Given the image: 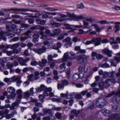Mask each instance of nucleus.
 <instances>
[{"mask_svg":"<svg viewBox=\"0 0 120 120\" xmlns=\"http://www.w3.org/2000/svg\"><path fill=\"white\" fill-rule=\"evenodd\" d=\"M101 41V38L99 37L94 38L92 39V41L93 43H94L95 45L96 46L100 45Z\"/></svg>","mask_w":120,"mask_h":120,"instance_id":"obj_10","label":"nucleus"},{"mask_svg":"<svg viewBox=\"0 0 120 120\" xmlns=\"http://www.w3.org/2000/svg\"><path fill=\"white\" fill-rule=\"evenodd\" d=\"M102 52L107 55L109 57L112 56V51L109 50L108 48H105L102 50Z\"/></svg>","mask_w":120,"mask_h":120,"instance_id":"obj_9","label":"nucleus"},{"mask_svg":"<svg viewBox=\"0 0 120 120\" xmlns=\"http://www.w3.org/2000/svg\"><path fill=\"white\" fill-rule=\"evenodd\" d=\"M7 91L11 93L13 96H15L16 94L15 92V90L13 87H8L7 88Z\"/></svg>","mask_w":120,"mask_h":120,"instance_id":"obj_16","label":"nucleus"},{"mask_svg":"<svg viewBox=\"0 0 120 120\" xmlns=\"http://www.w3.org/2000/svg\"><path fill=\"white\" fill-rule=\"evenodd\" d=\"M30 60V59L29 57H27L24 59L22 58L19 57L18 60L20 65L27 66V65L26 63L29 61Z\"/></svg>","mask_w":120,"mask_h":120,"instance_id":"obj_4","label":"nucleus"},{"mask_svg":"<svg viewBox=\"0 0 120 120\" xmlns=\"http://www.w3.org/2000/svg\"><path fill=\"white\" fill-rule=\"evenodd\" d=\"M53 56L51 55H48V62L49 63L52 62V60H53L52 58Z\"/></svg>","mask_w":120,"mask_h":120,"instance_id":"obj_36","label":"nucleus"},{"mask_svg":"<svg viewBox=\"0 0 120 120\" xmlns=\"http://www.w3.org/2000/svg\"><path fill=\"white\" fill-rule=\"evenodd\" d=\"M78 63L80 64L82 63H85L86 61V59L84 56H79L77 58Z\"/></svg>","mask_w":120,"mask_h":120,"instance_id":"obj_8","label":"nucleus"},{"mask_svg":"<svg viewBox=\"0 0 120 120\" xmlns=\"http://www.w3.org/2000/svg\"><path fill=\"white\" fill-rule=\"evenodd\" d=\"M76 98L78 99H80L82 98V97L81 94H77L76 93L75 95Z\"/></svg>","mask_w":120,"mask_h":120,"instance_id":"obj_54","label":"nucleus"},{"mask_svg":"<svg viewBox=\"0 0 120 120\" xmlns=\"http://www.w3.org/2000/svg\"><path fill=\"white\" fill-rule=\"evenodd\" d=\"M46 50V48L45 46H43L42 48L38 49L34 48L32 50L35 52L40 54L44 52H45Z\"/></svg>","mask_w":120,"mask_h":120,"instance_id":"obj_6","label":"nucleus"},{"mask_svg":"<svg viewBox=\"0 0 120 120\" xmlns=\"http://www.w3.org/2000/svg\"><path fill=\"white\" fill-rule=\"evenodd\" d=\"M80 112L79 111H77L75 110H73L71 112L72 114L75 116H77L79 113Z\"/></svg>","mask_w":120,"mask_h":120,"instance_id":"obj_30","label":"nucleus"},{"mask_svg":"<svg viewBox=\"0 0 120 120\" xmlns=\"http://www.w3.org/2000/svg\"><path fill=\"white\" fill-rule=\"evenodd\" d=\"M60 30L59 29H54L53 30V32L54 33L51 34L50 35L51 36H54V35H58L60 33Z\"/></svg>","mask_w":120,"mask_h":120,"instance_id":"obj_19","label":"nucleus"},{"mask_svg":"<svg viewBox=\"0 0 120 120\" xmlns=\"http://www.w3.org/2000/svg\"><path fill=\"white\" fill-rule=\"evenodd\" d=\"M30 29L32 30L35 29H39L40 30H44L46 29V28L44 26H36L31 27Z\"/></svg>","mask_w":120,"mask_h":120,"instance_id":"obj_13","label":"nucleus"},{"mask_svg":"<svg viewBox=\"0 0 120 120\" xmlns=\"http://www.w3.org/2000/svg\"><path fill=\"white\" fill-rule=\"evenodd\" d=\"M22 26L23 28H24L23 29H22V28H20V29L22 31L23 30H24L26 29V28L28 26V25L26 24H23L21 25Z\"/></svg>","mask_w":120,"mask_h":120,"instance_id":"obj_41","label":"nucleus"},{"mask_svg":"<svg viewBox=\"0 0 120 120\" xmlns=\"http://www.w3.org/2000/svg\"><path fill=\"white\" fill-rule=\"evenodd\" d=\"M88 107L90 109H92L93 108L94 106V102L90 101Z\"/></svg>","mask_w":120,"mask_h":120,"instance_id":"obj_38","label":"nucleus"},{"mask_svg":"<svg viewBox=\"0 0 120 120\" xmlns=\"http://www.w3.org/2000/svg\"><path fill=\"white\" fill-rule=\"evenodd\" d=\"M16 93L18 94V97L19 98H21L22 97V91L21 90L19 89L17 90Z\"/></svg>","mask_w":120,"mask_h":120,"instance_id":"obj_25","label":"nucleus"},{"mask_svg":"<svg viewBox=\"0 0 120 120\" xmlns=\"http://www.w3.org/2000/svg\"><path fill=\"white\" fill-rule=\"evenodd\" d=\"M52 26H55L56 27H57L59 26H60L61 25V24L60 23H56L55 22L52 24Z\"/></svg>","mask_w":120,"mask_h":120,"instance_id":"obj_43","label":"nucleus"},{"mask_svg":"<svg viewBox=\"0 0 120 120\" xmlns=\"http://www.w3.org/2000/svg\"><path fill=\"white\" fill-rule=\"evenodd\" d=\"M21 31H22L20 29H20H17V28L14 31V32L17 33L18 34H20V33L21 32Z\"/></svg>","mask_w":120,"mask_h":120,"instance_id":"obj_62","label":"nucleus"},{"mask_svg":"<svg viewBox=\"0 0 120 120\" xmlns=\"http://www.w3.org/2000/svg\"><path fill=\"white\" fill-rule=\"evenodd\" d=\"M111 119L116 120H120V115L117 113L111 115L110 117Z\"/></svg>","mask_w":120,"mask_h":120,"instance_id":"obj_15","label":"nucleus"},{"mask_svg":"<svg viewBox=\"0 0 120 120\" xmlns=\"http://www.w3.org/2000/svg\"><path fill=\"white\" fill-rule=\"evenodd\" d=\"M104 85V83L103 82H101L99 83V87L100 90H102L104 89L103 86Z\"/></svg>","mask_w":120,"mask_h":120,"instance_id":"obj_31","label":"nucleus"},{"mask_svg":"<svg viewBox=\"0 0 120 120\" xmlns=\"http://www.w3.org/2000/svg\"><path fill=\"white\" fill-rule=\"evenodd\" d=\"M96 58L97 59L100 60L102 58V56L101 55L97 54L96 55Z\"/></svg>","mask_w":120,"mask_h":120,"instance_id":"obj_61","label":"nucleus"},{"mask_svg":"<svg viewBox=\"0 0 120 120\" xmlns=\"http://www.w3.org/2000/svg\"><path fill=\"white\" fill-rule=\"evenodd\" d=\"M71 60V58L69 56L67 53V52L64 53V57L62 59L63 61H66L68 62Z\"/></svg>","mask_w":120,"mask_h":120,"instance_id":"obj_14","label":"nucleus"},{"mask_svg":"<svg viewBox=\"0 0 120 120\" xmlns=\"http://www.w3.org/2000/svg\"><path fill=\"white\" fill-rule=\"evenodd\" d=\"M47 62V61L45 59H42L41 60V62H39L38 64L40 67L44 66Z\"/></svg>","mask_w":120,"mask_h":120,"instance_id":"obj_17","label":"nucleus"},{"mask_svg":"<svg viewBox=\"0 0 120 120\" xmlns=\"http://www.w3.org/2000/svg\"><path fill=\"white\" fill-rule=\"evenodd\" d=\"M34 76V75L33 74H31L28 75V79L29 80L31 81V82L33 81L34 80V78H33Z\"/></svg>","mask_w":120,"mask_h":120,"instance_id":"obj_35","label":"nucleus"},{"mask_svg":"<svg viewBox=\"0 0 120 120\" xmlns=\"http://www.w3.org/2000/svg\"><path fill=\"white\" fill-rule=\"evenodd\" d=\"M28 20V22L30 24H33L34 22V19H30L26 18L25 19V20Z\"/></svg>","mask_w":120,"mask_h":120,"instance_id":"obj_39","label":"nucleus"},{"mask_svg":"<svg viewBox=\"0 0 120 120\" xmlns=\"http://www.w3.org/2000/svg\"><path fill=\"white\" fill-rule=\"evenodd\" d=\"M6 10L7 11H11V10H14V13H19L18 11H31L32 12L34 11L31 10H29L28 9H26V8H22L21 9H8L7 10ZM37 10H35L34 11L36 12L37 11Z\"/></svg>","mask_w":120,"mask_h":120,"instance_id":"obj_7","label":"nucleus"},{"mask_svg":"<svg viewBox=\"0 0 120 120\" xmlns=\"http://www.w3.org/2000/svg\"><path fill=\"white\" fill-rule=\"evenodd\" d=\"M35 105L36 106L39 107H41L42 106V104L40 102H36L35 103Z\"/></svg>","mask_w":120,"mask_h":120,"instance_id":"obj_60","label":"nucleus"},{"mask_svg":"<svg viewBox=\"0 0 120 120\" xmlns=\"http://www.w3.org/2000/svg\"><path fill=\"white\" fill-rule=\"evenodd\" d=\"M19 103L17 102H15L13 103L11 106L10 110H14L16 109V107H17Z\"/></svg>","mask_w":120,"mask_h":120,"instance_id":"obj_18","label":"nucleus"},{"mask_svg":"<svg viewBox=\"0 0 120 120\" xmlns=\"http://www.w3.org/2000/svg\"><path fill=\"white\" fill-rule=\"evenodd\" d=\"M87 21H83V25L77 26L73 25V26L75 28H82L83 29H89V27L88 26L89 24L87 22Z\"/></svg>","mask_w":120,"mask_h":120,"instance_id":"obj_5","label":"nucleus"},{"mask_svg":"<svg viewBox=\"0 0 120 120\" xmlns=\"http://www.w3.org/2000/svg\"><path fill=\"white\" fill-rule=\"evenodd\" d=\"M65 63H63L61 64L59 66V67L60 68V71L61 72L64 71L65 70L66 66Z\"/></svg>","mask_w":120,"mask_h":120,"instance_id":"obj_21","label":"nucleus"},{"mask_svg":"<svg viewBox=\"0 0 120 120\" xmlns=\"http://www.w3.org/2000/svg\"><path fill=\"white\" fill-rule=\"evenodd\" d=\"M46 28V29L45 31V33L46 34H50V35L51 34V32L50 30L48 29H47Z\"/></svg>","mask_w":120,"mask_h":120,"instance_id":"obj_56","label":"nucleus"},{"mask_svg":"<svg viewBox=\"0 0 120 120\" xmlns=\"http://www.w3.org/2000/svg\"><path fill=\"white\" fill-rule=\"evenodd\" d=\"M15 81H16L17 84V85L19 86L21 83L22 82L21 80V78L20 77H17L15 78Z\"/></svg>","mask_w":120,"mask_h":120,"instance_id":"obj_27","label":"nucleus"},{"mask_svg":"<svg viewBox=\"0 0 120 120\" xmlns=\"http://www.w3.org/2000/svg\"><path fill=\"white\" fill-rule=\"evenodd\" d=\"M64 87V86L62 84H58L57 86V88L58 89H61L62 88H63Z\"/></svg>","mask_w":120,"mask_h":120,"instance_id":"obj_58","label":"nucleus"},{"mask_svg":"<svg viewBox=\"0 0 120 120\" xmlns=\"http://www.w3.org/2000/svg\"><path fill=\"white\" fill-rule=\"evenodd\" d=\"M17 28V26L14 24H12L11 25V28L9 26L7 25L6 26V28L7 30L9 31H11L12 30L14 31Z\"/></svg>","mask_w":120,"mask_h":120,"instance_id":"obj_12","label":"nucleus"},{"mask_svg":"<svg viewBox=\"0 0 120 120\" xmlns=\"http://www.w3.org/2000/svg\"><path fill=\"white\" fill-rule=\"evenodd\" d=\"M57 17L59 18H64L67 17L66 15H62L60 14H59L57 15Z\"/></svg>","mask_w":120,"mask_h":120,"instance_id":"obj_44","label":"nucleus"},{"mask_svg":"<svg viewBox=\"0 0 120 120\" xmlns=\"http://www.w3.org/2000/svg\"><path fill=\"white\" fill-rule=\"evenodd\" d=\"M9 82H13L15 81V78L14 77H12L11 78H9Z\"/></svg>","mask_w":120,"mask_h":120,"instance_id":"obj_63","label":"nucleus"},{"mask_svg":"<svg viewBox=\"0 0 120 120\" xmlns=\"http://www.w3.org/2000/svg\"><path fill=\"white\" fill-rule=\"evenodd\" d=\"M40 74V73L38 71L34 72V80H37L39 78V75Z\"/></svg>","mask_w":120,"mask_h":120,"instance_id":"obj_22","label":"nucleus"},{"mask_svg":"<svg viewBox=\"0 0 120 120\" xmlns=\"http://www.w3.org/2000/svg\"><path fill=\"white\" fill-rule=\"evenodd\" d=\"M32 32V31L30 30H28L24 34L26 36V37H30L29 34Z\"/></svg>","mask_w":120,"mask_h":120,"instance_id":"obj_52","label":"nucleus"},{"mask_svg":"<svg viewBox=\"0 0 120 120\" xmlns=\"http://www.w3.org/2000/svg\"><path fill=\"white\" fill-rule=\"evenodd\" d=\"M91 26L94 27V28L95 29L96 31L97 32H99L101 30V28L99 27V26L96 24H92Z\"/></svg>","mask_w":120,"mask_h":120,"instance_id":"obj_23","label":"nucleus"},{"mask_svg":"<svg viewBox=\"0 0 120 120\" xmlns=\"http://www.w3.org/2000/svg\"><path fill=\"white\" fill-rule=\"evenodd\" d=\"M114 58L116 62L118 63L120 61V57H115Z\"/></svg>","mask_w":120,"mask_h":120,"instance_id":"obj_64","label":"nucleus"},{"mask_svg":"<svg viewBox=\"0 0 120 120\" xmlns=\"http://www.w3.org/2000/svg\"><path fill=\"white\" fill-rule=\"evenodd\" d=\"M13 66V65L12 63L8 62L7 63L6 66L9 69H11Z\"/></svg>","mask_w":120,"mask_h":120,"instance_id":"obj_33","label":"nucleus"},{"mask_svg":"<svg viewBox=\"0 0 120 120\" xmlns=\"http://www.w3.org/2000/svg\"><path fill=\"white\" fill-rule=\"evenodd\" d=\"M102 113L105 116H108L109 113V111L105 109H104L101 111Z\"/></svg>","mask_w":120,"mask_h":120,"instance_id":"obj_20","label":"nucleus"},{"mask_svg":"<svg viewBox=\"0 0 120 120\" xmlns=\"http://www.w3.org/2000/svg\"><path fill=\"white\" fill-rule=\"evenodd\" d=\"M85 66L83 65L80 66L79 69V71H84L85 70Z\"/></svg>","mask_w":120,"mask_h":120,"instance_id":"obj_46","label":"nucleus"},{"mask_svg":"<svg viewBox=\"0 0 120 120\" xmlns=\"http://www.w3.org/2000/svg\"><path fill=\"white\" fill-rule=\"evenodd\" d=\"M99 22L101 24H109V22H107V21L106 20H102L100 21Z\"/></svg>","mask_w":120,"mask_h":120,"instance_id":"obj_59","label":"nucleus"},{"mask_svg":"<svg viewBox=\"0 0 120 120\" xmlns=\"http://www.w3.org/2000/svg\"><path fill=\"white\" fill-rule=\"evenodd\" d=\"M24 97L25 98L29 97L31 95L29 91H27L25 92L24 94Z\"/></svg>","mask_w":120,"mask_h":120,"instance_id":"obj_48","label":"nucleus"},{"mask_svg":"<svg viewBox=\"0 0 120 120\" xmlns=\"http://www.w3.org/2000/svg\"><path fill=\"white\" fill-rule=\"evenodd\" d=\"M113 111L114 112H117L120 110V108L118 106L116 105H114L112 106Z\"/></svg>","mask_w":120,"mask_h":120,"instance_id":"obj_24","label":"nucleus"},{"mask_svg":"<svg viewBox=\"0 0 120 120\" xmlns=\"http://www.w3.org/2000/svg\"><path fill=\"white\" fill-rule=\"evenodd\" d=\"M42 111L45 114L48 113L51 114L52 113L51 110L50 109H43Z\"/></svg>","mask_w":120,"mask_h":120,"instance_id":"obj_26","label":"nucleus"},{"mask_svg":"<svg viewBox=\"0 0 120 120\" xmlns=\"http://www.w3.org/2000/svg\"><path fill=\"white\" fill-rule=\"evenodd\" d=\"M61 84L64 86L68 85L69 84V82L66 80L64 79L61 81Z\"/></svg>","mask_w":120,"mask_h":120,"instance_id":"obj_32","label":"nucleus"},{"mask_svg":"<svg viewBox=\"0 0 120 120\" xmlns=\"http://www.w3.org/2000/svg\"><path fill=\"white\" fill-rule=\"evenodd\" d=\"M61 113L59 112H57L55 114V116L58 119H60L61 118Z\"/></svg>","mask_w":120,"mask_h":120,"instance_id":"obj_40","label":"nucleus"},{"mask_svg":"<svg viewBox=\"0 0 120 120\" xmlns=\"http://www.w3.org/2000/svg\"><path fill=\"white\" fill-rule=\"evenodd\" d=\"M52 109L53 110H55L56 111H59L61 110V108L60 107H56L55 106H54L52 107Z\"/></svg>","mask_w":120,"mask_h":120,"instance_id":"obj_42","label":"nucleus"},{"mask_svg":"<svg viewBox=\"0 0 120 120\" xmlns=\"http://www.w3.org/2000/svg\"><path fill=\"white\" fill-rule=\"evenodd\" d=\"M51 40L50 39H47L46 41L44 42V45H47L49 44L50 42H51Z\"/></svg>","mask_w":120,"mask_h":120,"instance_id":"obj_51","label":"nucleus"},{"mask_svg":"<svg viewBox=\"0 0 120 120\" xmlns=\"http://www.w3.org/2000/svg\"><path fill=\"white\" fill-rule=\"evenodd\" d=\"M71 40V38L69 37H67L65 39L63 40V42H69Z\"/></svg>","mask_w":120,"mask_h":120,"instance_id":"obj_53","label":"nucleus"},{"mask_svg":"<svg viewBox=\"0 0 120 120\" xmlns=\"http://www.w3.org/2000/svg\"><path fill=\"white\" fill-rule=\"evenodd\" d=\"M20 45V43H18L13 45L11 46L12 49H16Z\"/></svg>","mask_w":120,"mask_h":120,"instance_id":"obj_37","label":"nucleus"},{"mask_svg":"<svg viewBox=\"0 0 120 120\" xmlns=\"http://www.w3.org/2000/svg\"><path fill=\"white\" fill-rule=\"evenodd\" d=\"M88 90H86L83 91H81L80 93V94L81 95L84 96L85 95L86 93L87 92Z\"/></svg>","mask_w":120,"mask_h":120,"instance_id":"obj_57","label":"nucleus"},{"mask_svg":"<svg viewBox=\"0 0 120 120\" xmlns=\"http://www.w3.org/2000/svg\"><path fill=\"white\" fill-rule=\"evenodd\" d=\"M8 35V33L3 31L0 32V41L2 39L4 41H5L6 40V38L5 37L6 36Z\"/></svg>","mask_w":120,"mask_h":120,"instance_id":"obj_11","label":"nucleus"},{"mask_svg":"<svg viewBox=\"0 0 120 120\" xmlns=\"http://www.w3.org/2000/svg\"><path fill=\"white\" fill-rule=\"evenodd\" d=\"M106 103V100L103 98H100L96 101L95 105L98 107L102 108Z\"/></svg>","mask_w":120,"mask_h":120,"instance_id":"obj_2","label":"nucleus"},{"mask_svg":"<svg viewBox=\"0 0 120 120\" xmlns=\"http://www.w3.org/2000/svg\"><path fill=\"white\" fill-rule=\"evenodd\" d=\"M68 16L72 18V20H74L78 21L79 19H86V21L91 22L93 21L91 18H87L86 17V15H79L76 16L73 14L69 13L68 14Z\"/></svg>","mask_w":120,"mask_h":120,"instance_id":"obj_1","label":"nucleus"},{"mask_svg":"<svg viewBox=\"0 0 120 120\" xmlns=\"http://www.w3.org/2000/svg\"><path fill=\"white\" fill-rule=\"evenodd\" d=\"M115 72L114 71H112L111 72H108V76L111 78H113L114 77L113 73Z\"/></svg>","mask_w":120,"mask_h":120,"instance_id":"obj_34","label":"nucleus"},{"mask_svg":"<svg viewBox=\"0 0 120 120\" xmlns=\"http://www.w3.org/2000/svg\"><path fill=\"white\" fill-rule=\"evenodd\" d=\"M68 92L67 91L66 94H64L63 93H61L60 94V96L63 97H66V98L67 99V97L68 96Z\"/></svg>","mask_w":120,"mask_h":120,"instance_id":"obj_55","label":"nucleus"},{"mask_svg":"<svg viewBox=\"0 0 120 120\" xmlns=\"http://www.w3.org/2000/svg\"><path fill=\"white\" fill-rule=\"evenodd\" d=\"M115 96L112 98V101L114 103H118L120 101V90L115 92Z\"/></svg>","mask_w":120,"mask_h":120,"instance_id":"obj_3","label":"nucleus"},{"mask_svg":"<svg viewBox=\"0 0 120 120\" xmlns=\"http://www.w3.org/2000/svg\"><path fill=\"white\" fill-rule=\"evenodd\" d=\"M79 78V75L77 74H75L73 75L72 77V79L73 81H76Z\"/></svg>","mask_w":120,"mask_h":120,"instance_id":"obj_29","label":"nucleus"},{"mask_svg":"<svg viewBox=\"0 0 120 120\" xmlns=\"http://www.w3.org/2000/svg\"><path fill=\"white\" fill-rule=\"evenodd\" d=\"M101 67L104 68H107L110 67V66L108 64L106 63H105L102 64Z\"/></svg>","mask_w":120,"mask_h":120,"instance_id":"obj_47","label":"nucleus"},{"mask_svg":"<svg viewBox=\"0 0 120 120\" xmlns=\"http://www.w3.org/2000/svg\"><path fill=\"white\" fill-rule=\"evenodd\" d=\"M114 26V27L116 28L115 30V32L116 33L118 31L120 30V26L119 25H116Z\"/></svg>","mask_w":120,"mask_h":120,"instance_id":"obj_49","label":"nucleus"},{"mask_svg":"<svg viewBox=\"0 0 120 120\" xmlns=\"http://www.w3.org/2000/svg\"><path fill=\"white\" fill-rule=\"evenodd\" d=\"M76 94V93H68V96L67 97V99H69L73 98V96L75 95Z\"/></svg>","mask_w":120,"mask_h":120,"instance_id":"obj_28","label":"nucleus"},{"mask_svg":"<svg viewBox=\"0 0 120 120\" xmlns=\"http://www.w3.org/2000/svg\"><path fill=\"white\" fill-rule=\"evenodd\" d=\"M77 7L78 9H83L84 7V6L83 5L82 3L80 4H78L77 5Z\"/></svg>","mask_w":120,"mask_h":120,"instance_id":"obj_45","label":"nucleus"},{"mask_svg":"<svg viewBox=\"0 0 120 120\" xmlns=\"http://www.w3.org/2000/svg\"><path fill=\"white\" fill-rule=\"evenodd\" d=\"M29 38V37L25 36L21 37L20 38V40L22 41H23Z\"/></svg>","mask_w":120,"mask_h":120,"instance_id":"obj_50","label":"nucleus"}]
</instances>
